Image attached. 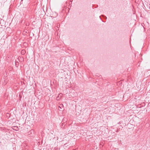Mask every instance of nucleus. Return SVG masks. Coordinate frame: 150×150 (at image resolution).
I'll return each mask as SVG.
<instances>
[{"instance_id":"1","label":"nucleus","mask_w":150,"mask_h":150,"mask_svg":"<svg viewBox=\"0 0 150 150\" xmlns=\"http://www.w3.org/2000/svg\"><path fill=\"white\" fill-rule=\"evenodd\" d=\"M28 136L29 137H33L35 135L34 131L33 129H31L28 132Z\"/></svg>"},{"instance_id":"2","label":"nucleus","mask_w":150,"mask_h":150,"mask_svg":"<svg viewBox=\"0 0 150 150\" xmlns=\"http://www.w3.org/2000/svg\"><path fill=\"white\" fill-rule=\"evenodd\" d=\"M66 124L67 123H65L64 122L63 123H62L61 126V127L62 129L64 128Z\"/></svg>"},{"instance_id":"3","label":"nucleus","mask_w":150,"mask_h":150,"mask_svg":"<svg viewBox=\"0 0 150 150\" xmlns=\"http://www.w3.org/2000/svg\"><path fill=\"white\" fill-rule=\"evenodd\" d=\"M15 64L16 67H18L19 65V63L18 61H17L16 60L15 61Z\"/></svg>"},{"instance_id":"4","label":"nucleus","mask_w":150,"mask_h":150,"mask_svg":"<svg viewBox=\"0 0 150 150\" xmlns=\"http://www.w3.org/2000/svg\"><path fill=\"white\" fill-rule=\"evenodd\" d=\"M21 53L22 54L24 55L25 53V51L24 50H21Z\"/></svg>"},{"instance_id":"5","label":"nucleus","mask_w":150,"mask_h":150,"mask_svg":"<svg viewBox=\"0 0 150 150\" xmlns=\"http://www.w3.org/2000/svg\"><path fill=\"white\" fill-rule=\"evenodd\" d=\"M102 16L103 17V18H105V19H106L107 18V17H106V16H105L104 15H102Z\"/></svg>"},{"instance_id":"6","label":"nucleus","mask_w":150,"mask_h":150,"mask_svg":"<svg viewBox=\"0 0 150 150\" xmlns=\"http://www.w3.org/2000/svg\"><path fill=\"white\" fill-rule=\"evenodd\" d=\"M15 127L16 128V129L18 128V127H17L15 126V127Z\"/></svg>"}]
</instances>
